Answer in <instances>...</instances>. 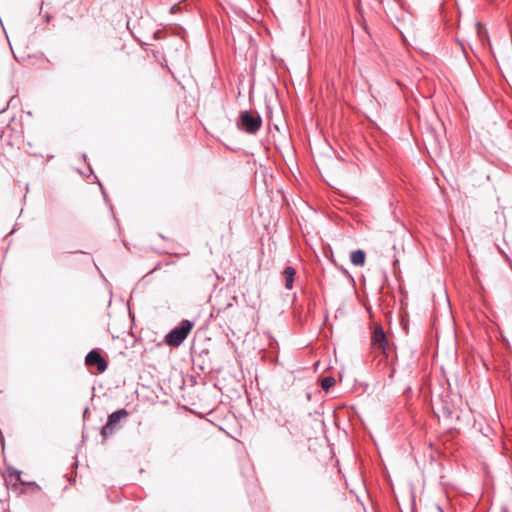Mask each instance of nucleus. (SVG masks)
<instances>
[{"instance_id": "obj_8", "label": "nucleus", "mask_w": 512, "mask_h": 512, "mask_svg": "<svg viewBox=\"0 0 512 512\" xmlns=\"http://www.w3.org/2000/svg\"><path fill=\"white\" fill-rule=\"evenodd\" d=\"M335 384V379L331 376L325 377L321 380V387L324 391L328 392Z\"/></svg>"}, {"instance_id": "obj_9", "label": "nucleus", "mask_w": 512, "mask_h": 512, "mask_svg": "<svg viewBox=\"0 0 512 512\" xmlns=\"http://www.w3.org/2000/svg\"><path fill=\"white\" fill-rule=\"evenodd\" d=\"M476 27L480 40L483 42L484 39H488L487 31L484 29L480 22L476 23Z\"/></svg>"}, {"instance_id": "obj_10", "label": "nucleus", "mask_w": 512, "mask_h": 512, "mask_svg": "<svg viewBox=\"0 0 512 512\" xmlns=\"http://www.w3.org/2000/svg\"><path fill=\"white\" fill-rule=\"evenodd\" d=\"M9 477L10 478L15 477V479L17 481H19L20 483L24 484V482L21 480V471H19L17 469H10L9 470Z\"/></svg>"}, {"instance_id": "obj_15", "label": "nucleus", "mask_w": 512, "mask_h": 512, "mask_svg": "<svg viewBox=\"0 0 512 512\" xmlns=\"http://www.w3.org/2000/svg\"><path fill=\"white\" fill-rule=\"evenodd\" d=\"M87 411H88V408H85V410H84V415L87 413Z\"/></svg>"}, {"instance_id": "obj_4", "label": "nucleus", "mask_w": 512, "mask_h": 512, "mask_svg": "<svg viewBox=\"0 0 512 512\" xmlns=\"http://www.w3.org/2000/svg\"><path fill=\"white\" fill-rule=\"evenodd\" d=\"M371 343L375 349L380 350L386 358L389 357L390 345L381 326H376L372 332Z\"/></svg>"}, {"instance_id": "obj_7", "label": "nucleus", "mask_w": 512, "mask_h": 512, "mask_svg": "<svg viewBox=\"0 0 512 512\" xmlns=\"http://www.w3.org/2000/svg\"><path fill=\"white\" fill-rule=\"evenodd\" d=\"M365 252L361 249L352 251L350 254L351 263L355 266H362L365 263Z\"/></svg>"}, {"instance_id": "obj_13", "label": "nucleus", "mask_w": 512, "mask_h": 512, "mask_svg": "<svg viewBox=\"0 0 512 512\" xmlns=\"http://www.w3.org/2000/svg\"><path fill=\"white\" fill-rule=\"evenodd\" d=\"M439 512H443L440 506H437Z\"/></svg>"}, {"instance_id": "obj_2", "label": "nucleus", "mask_w": 512, "mask_h": 512, "mask_svg": "<svg viewBox=\"0 0 512 512\" xmlns=\"http://www.w3.org/2000/svg\"><path fill=\"white\" fill-rule=\"evenodd\" d=\"M237 126L248 134H256L262 126V118L257 112L241 111L237 120Z\"/></svg>"}, {"instance_id": "obj_11", "label": "nucleus", "mask_w": 512, "mask_h": 512, "mask_svg": "<svg viewBox=\"0 0 512 512\" xmlns=\"http://www.w3.org/2000/svg\"><path fill=\"white\" fill-rule=\"evenodd\" d=\"M442 414L446 417H449L451 415V410L445 406L442 407Z\"/></svg>"}, {"instance_id": "obj_5", "label": "nucleus", "mask_w": 512, "mask_h": 512, "mask_svg": "<svg viewBox=\"0 0 512 512\" xmlns=\"http://www.w3.org/2000/svg\"><path fill=\"white\" fill-rule=\"evenodd\" d=\"M85 364L89 367L96 366L99 373L107 369V362L97 349H93L85 357Z\"/></svg>"}, {"instance_id": "obj_3", "label": "nucleus", "mask_w": 512, "mask_h": 512, "mask_svg": "<svg viewBox=\"0 0 512 512\" xmlns=\"http://www.w3.org/2000/svg\"><path fill=\"white\" fill-rule=\"evenodd\" d=\"M129 413L125 408L118 409L112 412L107 419L106 424L101 429V435L104 439L112 436L118 429H120V421L128 417Z\"/></svg>"}, {"instance_id": "obj_12", "label": "nucleus", "mask_w": 512, "mask_h": 512, "mask_svg": "<svg viewBox=\"0 0 512 512\" xmlns=\"http://www.w3.org/2000/svg\"><path fill=\"white\" fill-rule=\"evenodd\" d=\"M305 396H306V399L309 401L311 399V393L310 392H306L305 393Z\"/></svg>"}, {"instance_id": "obj_14", "label": "nucleus", "mask_w": 512, "mask_h": 512, "mask_svg": "<svg viewBox=\"0 0 512 512\" xmlns=\"http://www.w3.org/2000/svg\"><path fill=\"white\" fill-rule=\"evenodd\" d=\"M394 369L390 373V377H393Z\"/></svg>"}, {"instance_id": "obj_6", "label": "nucleus", "mask_w": 512, "mask_h": 512, "mask_svg": "<svg viewBox=\"0 0 512 512\" xmlns=\"http://www.w3.org/2000/svg\"><path fill=\"white\" fill-rule=\"evenodd\" d=\"M296 270L292 266H287L283 270V276L285 278L286 289H292L294 284Z\"/></svg>"}, {"instance_id": "obj_1", "label": "nucleus", "mask_w": 512, "mask_h": 512, "mask_svg": "<svg viewBox=\"0 0 512 512\" xmlns=\"http://www.w3.org/2000/svg\"><path fill=\"white\" fill-rule=\"evenodd\" d=\"M193 327L194 322L188 319L182 320L179 325L170 330V332L165 336V343L171 347L180 346L185 341Z\"/></svg>"}]
</instances>
